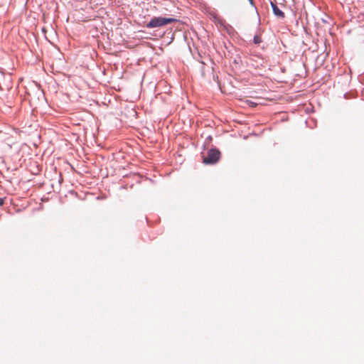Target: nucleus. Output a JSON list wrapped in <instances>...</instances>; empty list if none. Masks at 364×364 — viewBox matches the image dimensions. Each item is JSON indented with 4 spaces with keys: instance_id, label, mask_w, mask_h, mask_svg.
I'll return each instance as SVG.
<instances>
[{
    "instance_id": "nucleus-1",
    "label": "nucleus",
    "mask_w": 364,
    "mask_h": 364,
    "mask_svg": "<svg viewBox=\"0 0 364 364\" xmlns=\"http://www.w3.org/2000/svg\"><path fill=\"white\" fill-rule=\"evenodd\" d=\"M176 21L177 19L174 18L154 17L147 23L146 27L150 28L161 27Z\"/></svg>"
},
{
    "instance_id": "nucleus-2",
    "label": "nucleus",
    "mask_w": 364,
    "mask_h": 364,
    "mask_svg": "<svg viewBox=\"0 0 364 364\" xmlns=\"http://www.w3.org/2000/svg\"><path fill=\"white\" fill-rule=\"evenodd\" d=\"M220 152L217 149H210L208 151L207 156H203V162L205 164H214L220 159Z\"/></svg>"
},
{
    "instance_id": "nucleus-3",
    "label": "nucleus",
    "mask_w": 364,
    "mask_h": 364,
    "mask_svg": "<svg viewBox=\"0 0 364 364\" xmlns=\"http://www.w3.org/2000/svg\"><path fill=\"white\" fill-rule=\"evenodd\" d=\"M271 5H272V10H273V12L275 16L279 17V18H284V12H282L278 7L277 6L274 4L273 2H271Z\"/></svg>"
},
{
    "instance_id": "nucleus-4",
    "label": "nucleus",
    "mask_w": 364,
    "mask_h": 364,
    "mask_svg": "<svg viewBox=\"0 0 364 364\" xmlns=\"http://www.w3.org/2000/svg\"><path fill=\"white\" fill-rule=\"evenodd\" d=\"M261 38L259 37V36H255L254 38V42L256 43V44H258L259 43H261Z\"/></svg>"
},
{
    "instance_id": "nucleus-5",
    "label": "nucleus",
    "mask_w": 364,
    "mask_h": 364,
    "mask_svg": "<svg viewBox=\"0 0 364 364\" xmlns=\"http://www.w3.org/2000/svg\"><path fill=\"white\" fill-rule=\"evenodd\" d=\"M5 198H0V207L4 205Z\"/></svg>"
},
{
    "instance_id": "nucleus-6",
    "label": "nucleus",
    "mask_w": 364,
    "mask_h": 364,
    "mask_svg": "<svg viewBox=\"0 0 364 364\" xmlns=\"http://www.w3.org/2000/svg\"><path fill=\"white\" fill-rule=\"evenodd\" d=\"M251 4L253 3V0H249Z\"/></svg>"
}]
</instances>
